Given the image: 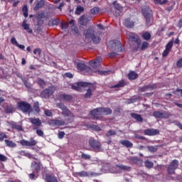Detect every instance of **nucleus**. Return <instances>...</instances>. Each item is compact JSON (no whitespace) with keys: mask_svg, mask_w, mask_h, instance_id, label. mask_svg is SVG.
Instances as JSON below:
<instances>
[{"mask_svg":"<svg viewBox=\"0 0 182 182\" xmlns=\"http://www.w3.org/2000/svg\"><path fill=\"white\" fill-rule=\"evenodd\" d=\"M57 107L62 110V114L65 117V120L67 123H73V122H75V115L68 109V107L65 106V104L62 102L57 103Z\"/></svg>","mask_w":182,"mask_h":182,"instance_id":"nucleus-1","label":"nucleus"},{"mask_svg":"<svg viewBox=\"0 0 182 182\" xmlns=\"http://www.w3.org/2000/svg\"><path fill=\"white\" fill-rule=\"evenodd\" d=\"M128 39L129 41V45L132 48L133 52H137L140 46L141 45V40L137 36V34L134 33H128Z\"/></svg>","mask_w":182,"mask_h":182,"instance_id":"nucleus-2","label":"nucleus"},{"mask_svg":"<svg viewBox=\"0 0 182 182\" xmlns=\"http://www.w3.org/2000/svg\"><path fill=\"white\" fill-rule=\"evenodd\" d=\"M83 35L85 36V41L87 39H91L95 45H97L100 43L102 39L99 36H97L96 32L95 31V28L93 27H89L87 29L85 30L83 32Z\"/></svg>","mask_w":182,"mask_h":182,"instance_id":"nucleus-3","label":"nucleus"},{"mask_svg":"<svg viewBox=\"0 0 182 182\" xmlns=\"http://www.w3.org/2000/svg\"><path fill=\"white\" fill-rule=\"evenodd\" d=\"M141 14L145 18L146 25H150L153 19V11L149 6H144L141 9Z\"/></svg>","mask_w":182,"mask_h":182,"instance_id":"nucleus-4","label":"nucleus"},{"mask_svg":"<svg viewBox=\"0 0 182 182\" xmlns=\"http://www.w3.org/2000/svg\"><path fill=\"white\" fill-rule=\"evenodd\" d=\"M55 92H56V87L51 85L41 92V97L43 99H48Z\"/></svg>","mask_w":182,"mask_h":182,"instance_id":"nucleus-5","label":"nucleus"},{"mask_svg":"<svg viewBox=\"0 0 182 182\" xmlns=\"http://www.w3.org/2000/svg\"><path fill=\"white\" fill-rule=\"evenodd\" d=\"M110 48H112L115 52H123L124 50V48L123 45H122V42L119 40H112L109 43Z\"/></svg>","mask_w":182,"mask_h":182,"instance_id":"nucleus-6","label":"nucleus"},{"mask_svg":"<svg viewBox=\"0 0 182 182\" xmlns=\"http://www.w3.org/2000/svg\"><path fill=\"white\" fill-rule=\"evenodd\" d=\"M17 109L23 112V113H28V112H30L32 109V106H31V104L28 102L21 101L17 102Z\"/></svg>","mask_w":182,"mask_h":182,"instance_id":"nucleus-7","label":"nucleus"},{"mask_svg":"<svg viewBox=\"0 0 182 182\" xmlns=\"http://www.w3.org/2000/svg\"><path fill=\"white\" fill-rule=\"evenodd\" d=\"M77 70H80V72H84L85 75H93V70L86 65V64L83 63H77Z\"/></svg>","mask_w":182,"mask_h":182,"instance_id":"nucleus-8","label":"nucleus"},{"mask_svg":"<svg viewBox=\"0 0 182 182\" xmlns=\"http://www.w3.org/2000/svg\"><path fill=\"white\" fill-rule=\"evenodd\" d=\"M89 146H90L91 149H93L95 151H100V149H102V144L100 141L91 138L88 141Z\"/></svg>","mask_w":182,"mask_h":182,"instance_id":"nucleus-9","label":"nucleus"},{"mask_svg":"<svg viewBox=\"0 0 182 182\" xmlns=\"http://www.w3.org/2000/svg\"><path fill=\"white\" fill-rule=\"evenodd\" d=\"M152 116L156 119H169V117H171V112L155 111L153 112Z\"/></svg>","mask_w":182,"mask_h":182,"instance_id":"nucleus-10","label":"nucleus"},{"mask_svg":"<svg viewBox=\"0 0 182 182\" xmlns=\"http://www.w3.org/2000/svg\"><path fill=\"white\" fill-rule=\"evenodd\" d=\"M90 114H91L93 119H96L97 120H102V119H103L101 107H97L91 110Z\"/></svg>","mask_w":182,"mask_h":182,"instance_id":"nucleus-11","label":"nucleus"},{"mask_svg":"<svg viewBox=\"0 0 182 182\" xmlns=\"http://www.w3.org/2000/svg\"><path fill=\"white\" fill-rule=\"evenodd\" d=\"M90 85H92L90 82H78L75 85H72V89H73V90H76L77 92H82V87H88V86H90Z\"/></svg>","mask_w":182,"mask_h":182,"instance_id":"nucleus-12","label":"nucleus"},{"mask_svg":"<svg viewBox=\"0 0 182 182\" xmlns=\"http://www.w3.org/2000/svg\"><path fill=\"white\" fill-rule=\"evenodd\" d=\"M30 123L33 125V130H36V129H39L42 126V121L39 118H28Z\"/></svg>","mask_w":182,"mask_h":182,"instance_id":"nucleus-13","label":"nucleus"},{"mask_svg":"<svg viewBox=\"0 0 182 182\" xmlns=\"http://www.w3.org/2000/svg\"><path fill=\"white\" fill-rule=\"evenodd\" d=\"M20 144H21V146H25L26 147H32L38 144V141L35 140L33 138H31L30 141L22 139L20 141Z\"/></svg>","mask_w":182,"mask_h":182,"instance_id":"nucleus-14","label":"nucleus"},{"mask_svg":"<svg viewBox=\"0 0 182 182\" xmlns=\"http://www.w3.org/2000/svg\"><path fill=\"white\" fill-rule=\"evenodd\" d=\"M144 134L145 136H157V134H160V131L159 129L149 128L144 131Z\"/></svg>","mask_w":182,"mask_h":182,"instance_id":"nucleus-15","label":"nucleus"},{"mask_svg":"<svg viewBox=\"0 0 182 182\" xmlns=\"http://www.w3.org/2000/svg\"><path fill=\"white\" fill-rule=\"evenodd\" d=\"M100 63H102V58L100 57H97L96 60L89 62L90 66L93 69H98L99 66H100Z\"/></svg>","mask_w":182,"mask_h":182,"instance_id":"nucleus-16","label":"nucleus"},{"mask_svg":"<svg viewBox=\"0 0 182 182\" xmlns=\"http://www.w3.org/2000/svg\"><path fill=\"white\" fill-rule=\"evenodd\" d=\"M49 126H65L66 124V122L63 120H59V119H50L48 122Z\"/></svg>","mask_w":182,"mask_h":182,"instance_id":"nucleus-17","label":"nucleus"},{"mask_svg":"<svg viewBox=\"0 0 182 182\" xmlns=\"http://www.w3.org/2000/svg\"><path fill=\"white\" fill-rule=\"evenodd\" d=\"M114 8L118 12L114 13V16H120V14L123 12V6H122L119 3L114 1L113 2Z\"/></svg>","mask_w":182,"mask_h":182,"instance_id":"nucleus-18","label":"nucleus"},{"mask_svg":"<svg viewBox=\"0 0 182 182\" xmlns=\"http://www.w3.org/2000/svg\"><path fill=\"white\" fill-rule=\"evenodd\" d=\"M154 89H157L156 84H149L148 85H145L140 88L141 92H147V90H154Z\"/></svg>","mask_w":182,"mask_h":182,"instance_id":"nucleus-19","label":"nucleus"},{"mask_svg":"<svg viewBox=\"0 0 182 182\" xmlns=\"http://www.w3.org/2000/svg\"><path fill=\"white\" fill-rule=\"evenodd\" d=\"M130 164H136L137 166H140L143 163V160L140 159L138 157H131L129 158Z\"/></svg>","mask_w":182,"mask_h":182,"instance_id":"nucleus-20","label":"nucleus"},{"mask_svg":"<svg viewBox=\"0 0 182 182\" xmlns=\"http://www.w3.org/2000/svg\"><path fill=\"white\" fill-rule=\"evenodd\" d=\"M9 126H11V129L14 130H18V132H23V128H22V126L18 125V124L15 122H10Z\"/></svg>","mask_w":182,"mask_h":182,"instance_id":"nucleus-21","label":"nucleus"},{"mask_svg":"<svg viewBox=\"0 0 182 182\" xmlns=\"http://www.w3.org/2000/svg\"><path fill=\"white\" fill-rule=\"evenodd\" d=\"M124 86H127V82L124 80H121L116 85H114L111 87V89H117L119 87H124Z\"/></svg>","mask_w":182,"mask_h":182,"instance_id":"nucleus-22","label":"nucleus"},{"mask_svg":"<svg viewBox=\"0 0 182 182\" xmlns=\"http://www.w3.org/2000/svg\"><path fill=\"white\" fill-rule=\"evenodd\" d=\"M45 6V0L37 1L35 6L33 7V11H38L39 9H42V8Z\"/></svg>","mask_w":182,"mask_h":182,"instance_id":"nucleus-23","label":"nucleus"},{"mask_svg":"<svg viewBox=\"0 0 182 182\" xmlns=\"http://www.w3.org/2000/svg\"><path fill=\"white\" fill-rule=\"evenodd\" d=\"M16 108L14 107L12 105H6L5 108V113L6 114H11L12 113H14L16 112Z\"/></svg>","mask_w":182,"mask_h":182,"instance_id":"nucleus-24","label":"nucleus"},{"mask_svg":"<svg viewBox=\"0 0 182 182\" xmlns=\"http://www.w3.org/2000/svg\"><path fill=\"white\" fill-rule=\"evenodd\" d=\"M101 112L105 116H110V114H112L113 113V111L112 110L111 108L109 107H101Z\"/></svg>","mask_w":182,"mask_h":182,"instance_id":"nucleus-25","label":"nucleus"},{"mask_svg":"<svg viewBox=\"0 0 182 182\" xmlns=\"http://www.w3.org/2000/svg\"><path fill=\"white\" fill-rule=\"evenodd\" d=\"M31 167H33V171L36 173H39L41 171V162H36L35 161L33 164H32Z\"/></svg>","mask_w":182,"mask_h":182,"instance_id":"nucleus-26","label":"nucleus"},{"mask_svg":"<svg viewBox=\"0 0 182 182\" xmlns=\"http://www.w3.org/2000/svg\"><path fill=\"white\" fill-rule=\"evenodd\" d=\"M120 144L127 147V149H132L133 147V143L129 140H121L119 141Z\"/></svg>","mask_w":182,"mask_h":182,"instance_id":"nucleus-27","label":"nucleus"},{"mask_svg":"<svg viewBox=\"0 0 182 182\" xmlns=\"http://www.w3.org/2000/svg\"><path fill=\"white\" fill-rule=\"evenodd\" d=\"M59 98L60 99V100H65V102H70V100L73 99V97H72V95H70L62 94L59 96Z\"/></svg>","mask_w":182,"mask_h":182,"instance_id":"nucleus-28","label":"nucleus"},{"mask_svg":"<svg viewBox=\"0 0 182 182\" xmlns=\"http://www.w3.org/2000/svg\"><path fill=\"white\" fill-rule=\"evenodd\" d=\"M139 77V74H137L134 71H129L128 73V79L129 80H136Z\"/></svg>","mask_w":182,"mask_h":182,"instance_id":"nucleus-29","label":"nucleus"},{"mask_svg":"<svg viewBox=\"0 0 182 182\" xmlns=\"http://www.w3.org/2000/svg\"><path fill=\"white\" fill-rule=\"evenodd\" d=\"M141 36L144 41H148L151 39V34L149 31L142 32Z\"/></svg>","mask_w":182,"mask_h":182,"instance_id":"nucleus-30","label":"nucleus"},{"mask_svg":"<svg viewBox=\"0 0 182 182\" xmlns=\"http://www.w3.org/2000/svg\"><path fill=\"white\" fill-rule=\"evenodd\" d=\"M131 117L136 120L139 123L143 122V117H141V114H136V113H131Z\"/></svg>","mask_w":182,"mask_h":182,"instance_id":"nucleus-31","label":"nucleus"},{"mask_svg":"<svg viewBox=\"0 0 182 182\" xmlns=\"http://www.w3.org/2000/svg\"><path fill=\"white\" fill-rule=\"evenodd\" d=\"M21 80L27 89H32V84L29 82L28 78L23 77L21 78Z\"/></svg>","mask_w":182,"mask_h":182,"instance_id":"nucleus-32","label":"nucleus"},{"mask_svg":"<svg viewBox=\"0 0 182 182\" xmlns=\"http://www.w3.org/2000/svg\"><path fill=\"white\" fill-rule=\"evenodd\" d=\"M124 25L128 28H133V26H134V22L130 21V18H126Z\"/></svg>","mask_w":182,"mask_h":182,"instance_id":"nucleus-33","label":"nucleus"},{"mask_svg":"<svg viewBox=\"0 0 182 182\" xmlns=\"http://www.w3.org/2000/svg\"><path fill=\"white\" fill-rule=\"evenodd\" d=\"M4 142L7 147H10L11 149L16 147V143L14 142L13 141L6 139Z\"/></svg>","mask_w":182,"mask_h":182,"instance_id":"nucleus-34","label":"nucleus"},{"mask_svg":"<svg viewBox=\"0 0 182 182\" xmlns=\"http://www.w3.org/2000/svg\"><path fill=\"white\" fill-rule=\"evenodd\" d=\"M22 27L23 28L24 31H27L28 33H32L33 30L32 28H30L29 24L26 23V21H24L22 23Z\"/></svg>","mask_w":182,"mask_h":182,"instance_id":"nucleus-35","label":"nucleus"},{"mask_svg":"<svg viewBox=\"0 0 182 182\" xmlns=\"http://www.w3.org/2000/svg\"><path fill=\"white\" fill-rule=\"evenodd\" d=\"M75 175L77 177H89V176H90V174H89L88 172L86 171H80V172H76Z\"/></svg>","mask_w":182,"mask_h":182,"instance_id":"nucleus-36","label":"nucleus"},{"mask_svg":"<svg viewBox=\"0 0 182 182\" xmlns=\"http://www.w3.org/2000/svg\"><path fill=\"white\" fill-rule=\"evenodd\" d=\"M178 165H179V162H178V160L177 159L173 160L169 164V166H171L175 170H177L178 168Z\"/></svg>","mask_w":182,"mask_h":182,"instance_id":"nucleus-37","label":"nucleus"},{"mask_svg":"<svg viewBox=\"0 0 182 182\" xmlns=\"http://www.w3.org/2000/svg\"><path fill=\"white\" fill-rule=\"evenodd\" d=\"M144 166L146 168H153V167H154V164L149 159H146L144 161Z\"/></svg>","mask_w":182,"mask_h":182,"instance_id":"nucleus-38","label":"nucleus"},{"mask_svg":"<svg viewBox=\"0 0 182 182\" xmlns=\"http://www.w3.org/2000/svg\"><path fill=\"white\" fill-rule=\"evenodd\" d=\"M117 168H120V170H124L125 171H130L132 170V168L130 166H127L126 165H117Z\"/></svg>","mask_w":182,"mask_h":182,"instance_id":"nucleus-39","label":"nucleus"},{"mask_svg":"<svg viewBox=\"0 0 182 182\" xmlns=\"http://www.w3.org/2000/svg\"><path fill=\"white\" fill-rule=\"evenodd\" d=\"M79 22H80V25H82L83 26H85V25H86L87 23V19H86V16H81L80 17Z\"/></svg>","mask_w":182,"mask_h":182,"instance_id":"nucleus-40","label":"nucleus"},{"mask_svg":"<svg viewBox=\"0 0 182 182\" xmlns=\"http://www.w3.org/2000/svg\"><path fill=\"white\" fill-rule=\"evenodd\" d=\"M85 11V8L82 6H77L75 10V15H80V14Z\"/></svg>","mask_w":182,"mask_h":182,"instance_id":"nucleus-41","label":"nucleus"},{"mask_svg":"<svg viewBox=\"0 0 182 182\" xmlns=\"http://www.w3.org/2000/svg\"><path fill=\"white\" fill-rule=\"evenodd\" d=\"M167 173L169 174L170 176L176 174V169L172 168L170 165H168L167 167Z\"/></svg>","mask_w":182,"mask_h":182,"instance_id":"nucleus-42","label":"nucleus"},{"mask_svg":"<svg viewBox=\"0 0 182 182\" xmlns=\"http://www.w3.org/2000/svg\"><path fill=\"white\" fill-rule=\"evenodd\" d=\"M22 12L24 18H28V9L27 5H24L22 8Z\"/></svg>","mask_w":182,"mask_h":182,"instance_id":"nucleus-43","label":"nucleus"},{"mask_svg":"<svg viewBox=\"0 0 182 182\" xmlns=\"http://www.w3.org/2000/svg\"><path fill=\"white\" fill-rule=\"evenodd\" d=\"M34 16L36 19H42V18H45V12H38Z\"/></svg>","mask_w":182,"mask_h":182,"instance_id":"nucleus-44","label":"nucleus"},{"mask_svg":"<svg viewBox=\"0 0 182 182\" xmlns=\"http://www.w3.org/2000/svg\"><path fill=\"white\" fill-rule=\"evenodd\" d=\"M85 99H90L92 97V89L87 90V92L84 95Z\"/></svg>","mask_w":182,"mask_h":182,"instance_id":"nucleus-45","label":"nucleus"},{"mask_svg":"<svg viewBox=\"0 0 182 182\" xmlns=\"http://www.w3.org/2000/svg\"><path fill=\"white\" fill-rule=\"evenodd\" d=\"M100 11V9L99 7H94L90 9V13L92 15H97V14Z\"/></svg>","mask_w":182,"mask_h":182,"instance_id":"nucleus-46","label":"nucleus"},{"mask_svg":"<svg viewBox=\"0 0 182 182\" xmlns=\"http://www.w3.org/2000/svg\"><path fill=\"white\" fill-rule=\"evenodd\" d=\"M149 48V43L147 41H144L141 43L140 50H146Z\"/></svg>","mask_w":182,"mask_h":182,"instance_id":"nucleus-47","label":"nucleus"},{"mask_svg":"<svg viewBox=\"0 0 182 182\" xmlns=\"http://www.w3.org/2000/svg\"><path fill=\"white\" fill-rule=\"evenodd\" d=\"M68 28H69V23L63 22V21L60 23V29L64 30V29H68Z\"/></svg>","mask_w":182,"mask_h":182,"instance_id":"nucleus-48","label":"nucleus"},{"mask_svg":"<svg viewBox=\"0 0 182 182\" xmlns=\"http://www.w3.org/2000/svg\"><path fill=\"white\" fill-rule=\"evenodd\" d=\"M19 154L21 156H24L25 157H28V158L32 157V155L29 152H27L26 151H20Z\"/></svg>","mask_w":182,"mask_h":182,"instance_id":"nucleus-49","label":"nucleus"},{"mask_svg":"<svg viewBox=\"0 0 182 182\" xmlns=\"http://www.w3.org/2000/svg\"><path fill=\"white\" fill-rule=\"evenodd\" d=\"M116 134H117L116 131L110 129L107 132L106 136L107 137H110V136H116Z\"/></svg>","mask_w":182,"mask_h":182,"instance_id":"nucleus-50","label":"nucleus"},{"mask_svg":"<svg viewBox=\"0 0 182 182\" xmlns=\"http://www.w3.org/2000/svg\"><path fill=\"white\" fill-rule=\"evenodd\" d=\"M33 109L34 112H36V113H39V112H41V109L39 108V103L38 102L34 103L33 106Z\"/></svg>","mask_w":182,"mask_h":182,"instance_id":"nucleus-51","label":"nucleus"},{"mask_svg":"<svg viewBox=\"0 0 182 182\" xmlns=\"http://www.w3.org/2000/svg\"><path fill=\"white\" fill-rule=\"evenodd\" d=\"M50 22H51L52 26H58V25H59V19L58 18H53Z\"/></svg>","mask_w":182,"mask_h":182,"instance_id":"nucleus-52","label":"nucleus"},{"mask_svg":"<svg viewBox=\"0 0 182 182\" xmlns=\"http://www.w3.org/2000/svg\"><path fill=\"white\" fill-rule=\"evenodd\" d=\"M81 159H83L84 160H90L91 156L90 154H85L83 152L81 153Z\"/></svg>","mask_w":182,"mask_h":182,"instance_id":"nucleus-53","label":"nucleus"},{"mask_svg":"<svg viewBox=\"0 0 182 182\" xmlns=\"http://www.w3.org/2000/svg\"><path fill=\"white\" fill-rule=\"evenodd\" d=\"M155 4H157L158 5H164V4H167L168 2V0H154Z\"/></svg>","mask_w":182,"mask_h":182,"instance_id":"nucleus-54","label":"nucleus"},{"mask_svg":"<svg viewBox=\"0 0 182 182\" xmlns=\"http://www.w3.org/2000/svg\"><path fill=\"white\" fill-rule=\"evenodd\" d=\"M37 84L38 85V86H41V87L46 86V82H45V80L42 79H38L37 80Z\"/></svg>","mask_w":182,"mask_h":182,"instance_id":"nucleus-55","label":"nucleus"},{"mask_svg":"<svg viewBox=\"0 0 182 182\" xmlns=\"http://www.w3.org/2000/svg\"><path fill=\"white\" fill-rule=\"evenodd\" d=\"M173 40L169 41L166 46V49H167L168 50H171V48H173Z\"/></svg>","mask_w":182,"mask_h":182,"instance_id":"nucleus-56","label":"nucleus"},{"mask_svg":"<svg viewBox=\"0 0 182 182\" xmlns=\"http://www.w3.org/2000/svg\"><path fill=\"white\" fill-rule=\"evenodd\" d=\"M147 149H148L149 151H151V153H154V152L157 151V147H156V146H147Z\"/></svg>","mask_w":182,"mask_h":182,"instance_id":"nucleus-57","label":"nucleus"},{"mask_svg":"<svg viewBox=\"0 0 182 182\" xmlns=\"http://www.w3.org/2000/svg\"><path fill=\"white\" fill-rule=\"evenodd\" d=\"M36 134L37 136H39L40 137H43V131L42 129H39V128L36 129Z\"/></svg>","mask_w":182,"mask_h":182,"instance_id":"nucleus-58","label":"nucleus"},{"mask_svg":"<svg viewBox=\"0 0 182 182\" xmlns=\"http://www.w3.org/2000/svg\"><path fill=\"white\" fill-rule=\"evenodd\" d=\"M71 31L72 32H74V33H79V28L76 26H72Z\"/></svg>","mask_w":182,"mask_h":182,"instance_id":"nucleus-59","label":"nucleus"},{"mask_svg":"<svg viewBox=\"0 0 182 182\" xmlns=\"http://www.w3.org/2000/svg\"><path fill=\"white\" fill-rule=\"evenodd\" d=\"M4 139H6V134L0 132V141H4Z\"/></svg>","mask_w":182,"mask_h":182,"instance_id":"nucleus-60","label":"nucleus"},{"mask_svg":"<svg viewBox=\"0 0 182 182\" xmlns=\"http://www.w3.org/2000/svg\"><path fill=\"white\" fill-rule=\"evenodd\" d=\"M8 160V158L2 154H0V161H6Z\"/></svg>","mask_w":182,"mask_h":182,"instance_id":"nucleus-61","label":"nucleus"},{"mask_svg":"<svg viewBox=\"0 0 182 182\" xmlns=\"http://www.w3.org/2000/svg\"><path fill=\"white\" fill-rule=\"evenodd\" d=\"M44 114H46V116H47L48 117H52V112H50V110L49 109H46L44 111Z\"/></svg>","mask_w":182,"mask_h":182,"instance_id":"nucleus-62","label":"nucleus"},{"mask_svg":"<svg viewBox=\"0 0 182 182\" xmlns=\"http://www.w3.org/2000/svg\"><path fill=\"white\" fill-rule=\"evenodd\" d=\"M176 66L177 68H182V58H181L178 61L176 62Z\"/></svg>","mask_w":182,"mask_h":182,"instance_id":"nucleus-63","label":"nucleus"},{"mask_svg":"<svg viewBox=\"0 0 182 182\" xmlns=\"http://www.w3.org/2000/svg\"><path fill=\"white\" fill-rule=\"evenodd\" d=\"M58 139H63L64 137H65V132H58Z\"/></svg>","mask_w":182,"mask_h":182,"instance_id":"nucleus-64","label":"nucleus"}]
</instances>
